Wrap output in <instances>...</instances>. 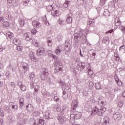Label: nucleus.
Wrapping results in <instances>:
<instances>
[{"instance_id":"f257e3e1","label":"nucleus","mask_w":125,"mask_h":125,"mask_svg":"<svg viewBox=\"0 0 125 125\" xmlns=\"http://www.w3.org/2000/svg\"><path fill=\"white\" fill-rule=\"evenodd\" d=\"M79 107V102L77 100L72 101L71 106V111L72 113L70 114V121L75 122L76 120H79L82 118V112H77V108Z\"/></svg>"},{"instance_id":"f03ea898","label":"nucleus","mask_w":125,"mask_h":125,"mask_svg":"<svg viewBox=\"0 0 125 125\" xmlns=\"http://www.w3.org/2000/svg\"><path fill=\"white\" fill-rule=\"evenodd\" d=\"M60 83L62 86H65L63 88H62V98L63 99H66L68 98L69 96V92H71V88L68 85H66V83L63 82V81H61Z\"/></svg>"},{"instance_id":"7ed1b4c3","label":"nucleus","mask_w":125,"mask_h":125,"mask_svg":"<svg viewBox=\"0 0 125 125\" xmlns=\"http://www.w3.org/2000/svg\"><path fill=\"white\" fill-rule=\"evenodd\" d=\"M49 75L48 69L43 68L42 69V74L41 75V79L42 81L46 80L47 83H50V77L48 76Z\"/></svg>"},{"instance_id":"20e7f679","label":"nucleus","mask_w":125,"mask_h":125,"mask_svg":"<svg viewBox=\"0 0 125 125\" xmlns=\"http://www.w3.org/2000/svg\"><path fill=\"white\" fill-rule=\"evenodd\" d=\"M75 63L77 64L76 68L78 71H82L85 68V62L80 61L79 59H76Z\"/></svg>"},{"instance_id":"39448f33","label":"nucleus","mask_w":125,"mask_h":125,"mask_svg":"<svg viewBox=\"0 0 125 125\" xmlns=\"http://www.w3.org/2000/svg\"><path fill=\"white\" fill-rule=\"evenodd\" d=\"M64 48L65 52H70L72 50V45H71V44H70L68 41H65Z\"/></svg>"},{"instance_id":"423d86ee","label":"nucleus","mask_w":125,"mask_h":125,"mask_svg":"<svg viewBox=\"0 0 125 125\" xmlns=\"http://www.w3.org/2000/svg\"><path fill=\"white\" fill-rule=\"evenodd\" d=\"M66 22L68 24H72L73 23V13H69L66 16Z\"/></svg>"},{"instance_id":"0eeeda50","label":"nucleus","mask_w":125,"mask_h":125,"mask_svg":"<svg viewBox=\"0 0 125 125\" xmlns=\"http://www.w3.org/2000/svg\"><path fill=\"white\" fill-rule=\"evenodd\" d=\"M93 21H89V22L87 23V26L86 28V31H85V34H87L89 32H92L93 30H91V28L92 27L91 26V24H92Z\"/></svg>"},{"instance_id":"6e6552de","label":"nucleus","mask_w":125,"mask_h":125,"mask_svg":"<svg viewBox=\"0 0 125 125\" xmlns=\"http://www.w3.org/2000/svg\"><path fill=\"white\" fill-rule=\"evenodd\" d=\"M29 57L31 61H33V62H38V60H39V59L35 56V53L33 52H30Z\"/></svg>"},{"instance_id":"1a4fd4ad","label":"nucleus","mask_w":125,"mask_h":125,"mask_svg":"<svg viewBox=\"0 0 125 125\" xmlns=\"http://www.w3.org/2000/svg\"><path fill=\"white\" fill-rule=\"evenodd\" d=\"M113 118V119H114V120L119 121V120H121V119H122V115L121 114V113H120V112L116 111L114 113Z\"/></svg>"},{"instance_id":"9d476101","label":"nucleus","mask_w":125,"mask_h":125,"mask_svg":"<svg viewBox=\"0 0 125 125\" xmlns=\"http://www.w3.org/2000/svg\"><path fill=\"white\" fill-rule=\"evenodd\" d=\"M92 111L91 113V115L92 116H94L95 114H97L98 112H100V109H98V107L96 106L91 107Z\"/></svg>"},{"instance_id":"9b49d317","label":"nucleus","mask_w":125,"mask_h":125,"mask_svg":"<svg viewBox=\"0 0 125 125\" xmlns=\"http://www.w3.org/2000/svg\"><path fill=\"white\" fill-rule=\"evenodd\" d=\"M44 53V48H41L37 50V55L39 56V57H41Z\"/></svg>"},{"instance_id":"f8f14e48","label":"nucleus","mask_w":125,"mask_h":125,"mask_svg":"<svg viewBox=\"0 0 125 125\" xmlns=\"http://www.w3.org/2000/svg\"><path fill=\"white\" fill-rule=\"evenodd\" d=\"M63 73V71L62 70V67H60L59 66H55L54 69V73L55 74H59V75H61Z\"/></svg>"},{"instance_id":"ddd939ff","label":"nucleus","mask_w":125,"mask_h":125,"mask_svg":"<svg viewBox=\"0 0 125 125\" xmlns=\"http://www.w3.org/2000/svg\"><path fill=\"white\" fill-rule=\"evenodd\" d=\"M26 110L27 112L29 113H32V112H34V105L33 104H29L26 106Z\"/></svg>"},{"instance_id":"4468645a","label":"nucleus","mask_w":125,"mask_h":125,"mask_svg":"<svg viewBox=\"0 0 125 125\" xmlns=\"http://www.w3.org/2000/svg\"><path fill=\"white\" fill-rule=\"evenodd\" d=\"M74 36L76 43H78V42H80V40L81 39V35L79 33H75L74 34Z\"/></svg>"},{"instance_id":"2eb2a0df","label":"nucleus","mask_w":125,"mask_h":125,"mask_svg":"<svg viewBox=\"0 0 125 125\" xmlns=\"http://www.w3.org/2000/svg\"><path fill=\"white\" fill-rule=\"evenodd\" d=\"M7 1L8 5H9L10 6L13 5V6L15 7L18 5V4H17L15 0H7Z\"/></svg>"},{"instance_id":"dca6fc26","label":"nucleus","mask_w":125,"mask_h":125,"mask_svg":"<svg viewBox=\"0 0 125 125\" xmlns=\"http://www.w3.org/2000/svg\"><path fill=\"white\" fill-rule=\"evenodd\" d=\"M32 25L35 28H40L41 26V23H40L39 21L35 20L32 21Z\"/></svg>"},{"instance_id":"f3484780","label":"nucleus","mask_w":125,"mask_h":125,"mask_svg":"<svg viewBox=\"0 0 125 125\" xmlns=\"http://www.w3.org/2000/svg\"><path fill=\"white\" fill-rule=\"evenodd\" d=\"M40 85H35L33 88H34V91L33 92V95L36 96L38 95V93H39V90L40 89Z\"/></svg>"},{"instance_id":"a211bd4d","label":"nucleus","mask_w":125,"mask_h":125,"mask_svg":"<svg viewBox=\"0 0 125 125\" xmlns=\"http://www.w3.org/2000/svg\"><path fill=\"white\" fill-rule=\"evenodd\" d=\"M22 68L24 70V72L26 73L29 69V64L26 62H23L22 64Z\"/></svg>"},{"instance_id":"6ab92c4d","label":"nucleus","mask_w":125,"mask_h":125,"mask_svg":"<svg viewBox=\"0 0 125 125\" xmlns=\"http://www.w3.org/2000/svg\"><path fill=\"white\" fill-rule=\"evenodd\" d=\"M42 94L43 97V98H46V97L49 96H51V94L50 93H47V91L46 90H42Z\"/></svg>"},{"instance_id":"aec40b11","label":"nucleus","mask_w":125,"mask_h":125,"mask_svg":"<svg viewBox=\"0 0 125 125\" xmlns=\"http://www.w3.org/2000/svg\"><path fill=\"white\" fill-rule=\"evenodd\" d=\"M24 98H21L19 100V104H20V109H23V107H24Z\"/></svg>"},{"instance_id":"412c9836","label":"nucleus","mask_w":125,"mask_h":125,"mask_svg":"<svg viewBox=\"0 0 125 125\" xmlns=\"http://www.w3.org/2000/svg\"><path fill=\"white\" fill-rule=\"evenodd\" d=\"M115 26L117 27H119L120 25L122 24V22H121V21L120 20V19L119 17H116L115 20Z\"/></svg>"},{"instance_id":"4be33fe9","label":"nucleus","mask_w":125,"mask_h":125,"mask_svg":"<svg viewBox=\"0 0 125 125\" xmlns=\"http://www.w3.org/2000/svg\"><path fill=\"white\" fill-rule=\"evenodd\" d=\"M55 9H54V10L52 11L51 14L52 16H54V17H57L58 16H59V11L57 10H55Z\"/></svg>"},{"instance_id":"5701e85b","label":"nucleus","mask_w":125,"mask_h":125,"mask_svg":"<svg viewBox=\"0 0 125 125\" xmlns=\"http://www.w3.org/2000/svg\"><path fill=\"white\" fill-rule=\"evenodd\" d=\"M22 2L25 6H31V1L30 0H22Z\"/></svg>"},{"instance_id":"b1692460","label":"nucleus","mask_w":125,"mask_h":125,"mask_svg":"<svg viewBox=\"0 0 125 125\" xmlns=\"http://www.w3.org/2000/svg\"><path fill=\"white\" fill-rule=\"evenodd\" d=\"M13 43L15 45H20V44H21V42H20L19 39L17 38H15L13 40Z\"/></svg>"},{"instance_id":"393cba45","label":"nucleus","mask_w":125,"mask_h":125,"mask_svg":"<svg viewBox=\"0 0 125 125\" xmlns=\"http://www.w3.org/2000/svg\"><path fill=\"white\" fill-rule=\"evenodd\" d=\"M49 56L54 59L55 63L58 61V57L55 56V55H54L53 54H49Z\"/></svg>"},{"instance_id":"a878e982","label":"nucleus","mask_w":125,"mask_h":125,"mask_svg":"<svg viewBox=\"0 0 125 125\" xmlns=\"http://www.w3.org/2000/svg\"><path fill=\"white\" fill-rule=\"evenodd\" d=\"M118 1V0H112V1H110L108 5L113 7V6H115V3H117Z\"/></svg>"},{"instance_id":"bb28decb","label":"nucleus","mask_w":125,"mask_h":125,"mask_svg":"<svg viewBox=\"0 0 125 125\" xmlns=\"http://www.w3.org/2000/svg\"><path fill=\"white\" fill-rule=\"evenodd\" d=\"M46 9H47V11H48L49 12L50 11H52L54 10V8L53 7V5H49L47 6Z\"/></svg>"},{"instance_id":"cd10ccee","label":"nucleus","mask_w":125,"mask_h":125,"mask_svg":"<svg viewBox=\"0 0 125 125\" xmlns=\"http://www.w3.org/2000/svg\"><path fill=\"white\" fill-rule=\"evenodd\" d=\"M43 22L47 26H49V25H50L49 22L47 21V19H46V16H44V17H43Z\"/></svg>"},{"instance_id":"c85d7f7f","label":"nucleus","mask_w":125,"mask_h":125,"mask_svg":"<svg viewBox=\"0 0 125 125\" xmlns=\"http://www.w3.org/2000/svg\"><path fill=\"white\" fill-rule=\"evenodd\" d=\"M70 1L66 0L64 3H63V7L65 8H67L69 7V6H70Z\"/></svg>"},{"instance_id":"c756f323","label":"nucleus","mask_w":125,"mask_h":125,"mask_svg":"<svg viewBox=\"0 0 125 125\" xmlns=\"http://www.w3.org/2000/svg\"><path fill=\"white\" fill-rule=\"evenodd\" d=\"M115 80L118 85H119V86H122L123 85V82L121 80H120L119 78H115Z\"/></svg>"},{"instance_id":"7c9ffc66","label":"nucleus","mask_w":125,"mask_h":125,"mask_svg":"<svg viewBox=\"0 0 125 125\" xmlns=\"http://www.w3.org/2000/svg\"><path fill=\"white\" fill-rule=\"evenodd\" d=\"M64 119L65 117H64L63 116H59L57 118V119L60 122V123H61V124H63V123H64Z\"/></svg>"},{"instance_id":"2f4dec72","label":"nucleus","mask_w":125,"mask_h":125,"mask_svg":"<svg viewBox=\"0 0 125 125\" xmlns=\"http://www.w3.org/2000/svg\"><path fill=\"white\" fill-rule=\"evenodd\" d=\"M119 30H121V32L125 35V25H121L119 27Z\"/></svg>"},{"instance_id":"473e14b6","label":"nucleus","mask_w":125,"mask_h":125,"mask_svg":"<svg viewBox=\"0 0 125 125\" xmlns=\"http://www.w3.org/2000/svg\"><path fill=\"white\" fill-rule=\"evenodd\" d=\"M55 64H56L55 66H57V67H59V66L61 67L63 65V64H62V62H60V61H58V60L55 62Z\"/></svg>"},{"instance_id":"72a5a7b5","label":"nucleus","mask_w":125,"mask_h":125,"mask_svg":"<svg viewBox=\"0 0 125 125\" xmlns=\"http://www.w3.org/2000/svg\"><path fill=\"white\" fill-rule=\"evenodd\" d=\"M61 47H58L57 48L55 51L56 54H59L62 51V49H61Z\"/></svg>"},{"instance_id":"f704fd0d","label":"nucleus","mask_w":125,"mask_h":125,"mask_svg":"<svg viewBox=\"0 0 125 125\" xmlns=\"http://www.w3.org/2000/svg\"><path fill=\"white\" fill-rule=\"evenodd\" d=\"M90 102H92V103H96V104H98V105H99L100 102L99 101H95V99H94V98H91L90 99Z\"/></svg>"},{"instance_id":"c9c22d12","label":"nucleus","mask_w":125,"mask_h":125,"mask_svg":"<svg viewBox=\"0 0 125 125\" xmlns=\"http://www.w3.org/2000/svg\"><path fill=\"white\" fill-rule=\"evenodd\" d=\"M107 42H109V38L108 37H104L102 40L103 43H106Z\"/></svg>"},{"instance_id":"e433bc0d","label":"nucleus","mask_w":125,"mask_h":125,"mask_svg":"<svg viewBox=\"0 0 125 125\" xmlns=\"http://www.w3.org/2000/svg\"><path fill=\"white\" fill-rule=\"evenodd\" d=\"M34 78H35V74H34V72H31L29 74V78L30 81H34Z\"/></svg>"},{"instance_id":"4c0bfd02","label":"nucleus","mask_w":125,"mask_h":125,"mask_svg":"<svg viewBox=\"0 0 125 125\" xmlns=\"http://www.w3.org/2000/svg\"><path fill=\"white\" fill-rule=\"evenodd\" d=\"M24 38H25V40L26 41H31V37H29V35L28 34V33H25L24 35Z\"/></svg>"},{"instance_id":"58836bf2","label":"nucleus","mask_w":125,"mask_h":125,"mask_svg":"<svg viewBox=\"0 0 125 125\" xmlns=\"http://www.w3.org/2000/svg\"><path fill=\"white\" fill-rule=\"evenodd\" d=\"M44 125V120L42 119H39L38 125Z\"/></svg>"},{"instance_id":"ea45409f","label":"nucleus","mask_w":125,"mask_h":125,"mask_svg":"<svg viewBox=\"0 0 125 125\" xmlns=\"http://www.w3.org/2000/svg\"><path fill=\"white\" fill-rule=\"evenodd\" d=\"M11 108L14 111H16L18 109V104H15L14 105H12Z\"/></svg>"},{"instance_id":"a19ab883","label":"nucleus","mask_w":125,"mask_h":125,"mask_svg":"<svg viewBox=\"0 0 125 125\" xmlns=\"http://www.w3.org/2000/svg\"><path fill=\"white\" fill-rule=\"evenodd\" d=\"M87 70H88V74L89 76H92L93 75V71L91 70L90 68H87Z\"/></svg>"},{"instance_id":"79ce46f5","label":"nucleus","mask_w":125,"mask_h":125,"mask_svg":"<svg viewBox=\"0 0 125 125\" xmlns=\"http://www.w3.org/2000/svg\"><path fill=\"white\" fill-rule=\"evenodd\" d=\"M49 115H50V113L49 112H46L45 113V119H46V120H50V117Z\"/></svg>"},{"instance_id":"37998d69","label":"nucleus","mask_w":125,"mask_h":125,"mask_svg":"<svg viewBox=\"0 0 125 125\" xmlns=\"http://www.w3.org/2000/svg\"><path fill=\"white\" fill-rule=\"evenodd\" d=\"M54 101H55V102H58V101H59L60 99L59 97H58V96H57V95H54Z\"/></svg>"},{"instance_id":"c03bdc74","label":"nucleus","mask_w":125,"mask_h":125,"mask_svg":"<svg viewBox=\"0 0 125 125\" xmlns=\"http://www.w3.org/2000/svg\"><path fill=\"white\" fill-rule=\"evenodd\" d=\"M4 110L5 112H7V113H9L10 112V110H9V107L7 105L4 106Z\"/></svg>"},{"instance_id":"a18cd8bd","label":"nucleus","mask_w":125,"mask_h":125,"mask_svg":"<svg viewBox=\"0 0 125 125\" xmlns=\"http://www.w3.org/2000/svg\"><path fill=\"white\" fill-rule=\"evenodd\" d=\"M20 24L21 25V27H24V25H25V21L23 20H20Z\"/></svg>"},{"instance_id":"49530a36","label":"nucleus","mask_w":125,"mask_h":125,"mask_svg":"<svg viewBox=\"0 0 125 125\" xmlns=\"http://www.w3.org/2000/svg\"><path fill=\"white\" fill-rule=\"evenodd\" d=\"M16 49L19 51H22L23 50V47L22 46H19V45H17Z\"/></svg>"},{"instance_id":"de8ad7c7","label":"nucleus","mask_w":125,"mask_h":125,"mask_svg":"<svg viewBox=\"0 0 125 125\" xmlns=\"http://www.w3.org/2000/svg\"><path fill=\"white\" fill-rule=\"evenodd\" d=\"M3 26H4V27H6L7 28H8V27L9 26H10V24L8 21H4L3 23H2Z\"/></svg>"},{"instance_id":"09e8293b","label":"nucleus","mask_w":125,"mask_h":125,"mask_svg":"<svg viewBox=\"0 0 125 125\" xmlns=\"http://www.w3.org/2000/svg\"><path fill=\"white\" fill-rule=\"evenodd\" d=\"M106 108L105 107H103V108H101L100 109V111H101V115L102 116V115H103V114H104V113H105V112H106Z\"/></svg>"},{"instance_id":"8fccbe9b","label":"nucleus","mask_w":125,"mask_h":125,"mask_svg":"<svg viewBox=\"0 0 125 125\" xmlns=\"http://www.w3.org/2000/svg\"><path fill=\"white\" fill-rule=\"evenodd\" d=\"M96 89H101V86L99 84V83H96L95 84Z\"/></svg>"},{"instance_id":"3c124183","label":"nucleus","mask_w":125,"mask_h":125,"mask_svg":"<svg viewBox=\"0 0 125 125\" xmlns=\"http://www.w3.org/2000/svg\"><path fill=\"white\" fill-rule=\"evenodd\" d=\"M104 16H109L110 15V13L108 10H105L104 13Z\"/></svg>"},{"instance_id":"603ef678","label":"nucleus","mask_w":125,"mask_h":125,"mask_svg":"<svg viewBox=\"0 0 125 125\" xmlns=\"http://www.w3.org/2000/svg\"><path fill=\"white\" fill-rule=\"evenodd\" d=\"M8 36L9 37V39H10V40H13V37H14V34L10 32V34H8Z\"/></svg>"},{"instance_id":"864d4df0","label":"nucleus","mask_w":125,"mask_h":125,"mask_svg":"<svg viewBox=\"0 0 125 125\" xmlns=\"http://www.w3.org/2000/svg\"><path fill=\"white\" fill-rule=\"evenodd\" d=\"M47 44L50 47L52 46V41L51 40H49L47 41Z\"/></svg>"},{"instance_id":"5fc2aeb1","label":"nucleus","mask_w":125,"mask_h":125,"mask_svg":"<svg viewBox=\"0 0 125 125\" xmlns=\"http://www.w3.org/2000/svg\"><path fill=\"white\" fill-rule=\"evenodd\" d=\"M0 117H4V112L2 108L0 109Z\"/></svg>"},{"instance_id":"6e6d98bb","label":"nucleus","mask_w":125,"mask_h":125,"mask_svg":"<svg viewBox=\"0 0 125 125\" xmlns=\"http://www.w3.org/2000/svg\"><path fill=\"white\" fill-rule=\"evenodd\" d=\"M30 86L31 87H33V88H34V87H35V83L34 82V80L30 81Z\"/></svg>"},{"instance_id":"4d7b16f0","label":"nucleus","mask_w":125,"mask_h":125,"mask_svg":"<svg viewBox=\"0 0 125 125\" xmlns=\"http://www.w3.org/2000/svg\"><path fill=\"white\" fill-rule=\"evenodd\" d=\"M88 42V41H87V39H86V38L84 39H82V43L83 44H84V43H87Z\"/></svg>"},{"instance_id":"13d9d810","label":"nucleus","mask_w":125,"mask_h":125,"mask_svg":"<svg viewBox=\"0 0 125 125\" xmlns=\"http://www.w3.org/2000/svg\"><path fill=\"white\" fill-rule=\"evenodd\" d=\"M65 23V21L63 20L59 19V23L60 25H63Z\"/></svg>"},{"instance_id":"bf43d9fd","label":"nucleus","mask_w":125,"mask_h":125,"mask_svg":"<svg viewBox=\"0 0 125 125\" xmlns=\"http://www.w3.org/2000/svg\"><path fill=\"white\" fill-rule=\"evenodd\" d=\"M37 29L36 28H33L31 30V34H33V35H36V34H37Z\"/></svg>"},{"instance_id":"052dcab7","label":"nucleus","mask_w":125,"mask_h":125,"mask_svg":"<svg viewBox=\"0 0 125 125\" xmlns=\"http://www.w3.org/2000/svg\"><path fill=\"white\" fill-rule=\"evenodd\" d=\"M62 38H63V36H62V35H59L58 36V42H61V41H62Z\"/></svg>"},{"instance_id":"680f3d73","label":"nucleus","mask_w":125,"mask_h":125,"mask_svg":"<svg viewBox=\"0 0 125 125\" xmlns=\"http://www.w3.org/2000/svg\"><path fill=\"white\" fill-rule=\"evenodd\" d=\"M21 89L23 91H25L26 86H25V85H22L21 86Z\"/></svg>"},{"instance_id":"e2e57ef3","label":"nucleus","mask_w":125,"mask_h":125,"mask_svg":"<svg viewBox=\"0 0 125 125\" xmlns=\"http://www.w3.org/2000/svg\"><path fill=\"white\" fill-rule=\"evenodd\" d=\"M96 56V53L95 52V51H93L92 53V58H93V59H95V57Z\"/></svg>"},{"instance_id":"0e129e2a","label":"nucleus","mask_w":125,"mask_h":125,"mask_svg":"<svg viewBox=\"0 0 125 125\" xmlns=\"http://www.w3.org/2000/svg\"><path fill=\"white\" fill-rule=\"evenodd\" d=\"M106 0H101V1H100L101 5H104V4H105V3L106 2Z\"/></svg>"},{"instance_id":"69168bd1","label":"nucleus","mask_w":125,"mask_h":125,"mask_svg":"<svg viewBox=\"0 0 125 125\" xmlns=\"http://www.w3.org/2000/svg\"><path fill=\"white\" fill-rule=\"evenodd\" d=\"M114 57H115V58H119V57H120L119 56V52H118L117 51H116L114 52Z\"/></svg>"},{"instance_id":"338daca9","label":"nucleus","mask_w":125,"mask_h":125,"mask_svg":"<svg viewBox=\"0 0 125 125\" xmlns=\"http://www.w3.org/2000/svg\"><path fill=\"white\" fill-rule=\"evenodd\" d=\"M94 85V83H93V82H90L89 84V86L90 88H92Z\"/></svg>"},{"instance_id":"774afa93","label":"nucleus","mask_w":125,"mask_h":125,"mask_svg":"<svg viewBox=\"0 0 125 125\" xmlns=\"http://www.w3.org/2000/svg\"><path fill=\"white\" fill-rule=\"evenodd\" d=\"M5 75H6L7 78H9L11 77V76H10V72H9V71H7V72H6Z\"/></svg>"}]
</instances>
